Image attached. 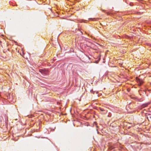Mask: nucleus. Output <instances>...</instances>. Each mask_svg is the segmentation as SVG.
<instances>
[{
  "label": "nucleus",
  "instance_id": "f257e3e1",
  "mask_svg": "<svg viewBox=\"0 0 151 151\" xmlns=\"http://www.w3.org/2000/svg\"><path fill=\"white\" fill-rule=\"evenodd\" d=\"M40 72L43 75H47L48 74V71L47 70H40Z\"/></svg>",
  "mask_w": 151,
  "mask_h": 151
},
{
  "label": "nucleus",
  "instance_id": "39448f33",
  "mask_svg": "<svg viewBox=\"0 0 151 151\" xmlns=\"http://www.w3.org/2000/svg\"><path fill=\"white\" fill-rule=\"evenodd\" d=\"M142 83H140V84H141Z\"/></svg>",
  "mask_w": 151,
  "mask_h": 151
},
{
  "label": "nucleus",
  "instance_id": "f03ea898",
  "mask_svg": "<svg viewBox=\"0 0 151 151\" xmlns=\"http://www.w3.org/2000/svg\"><path fill=\"white\" fill-rule=\"evenodd\" d=\"M150 104V103L148 102L147 103L143 104L141 106L142 108H145V107H146L147 106Z\"/></svg>",
  "mask_w": 151,
  "mask_h": 151
},
{
  "label": "nucleus",
  "instance_id": "7ed1b4c3",
  "mask_svg": "<svg viewBox=\"0 0 151 151\" xmlns=\"http://www.w3.org/2000/svg\"><path fill=\"white\" fill-rule=\"evenodd\" d=\"M100 110L101 111H104V109H102V108H100Z\"/></svg>",
  "mask_w": 151,
  "mask_h": 151
},
{
  "label": "nucleus",
  "instance_id": "20e7f679",
  "mask_svg": "<svg viewBox=\"0 0 151 151\" xmlns=\"http://www.w3.org/2000/svg\"><path fill=\"white\" fill-rule=\"evenodd\" d=\"M89 19H92L93 20H94L95 19V18H89Z\"/></svg>",
  "mask_w": 151,
  "mask_h": 151
}]
</instances>
